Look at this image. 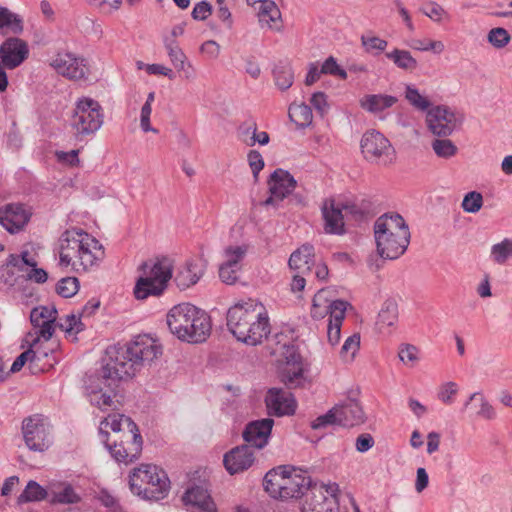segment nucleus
Segmentation results:
<instances>
[{
  "instance_id": "obj_1",
  "label": "nucleus",
  "mask_w": 512,
  "mask_h": 512,
  "mask_svg": "<svg viewBox=\"0 0 512 512\" xmlns=\"http://www.w3.org/2000/svg\"><path fill=\"white\" fill-rule=\"evenodd\" d=\"M161 353V346L148 335H138L125 345L107 348L99 374L85 382L90 403L103 411L113 407L118 383L135 376Z\"/></svg>"
},
{
  "instance_id": "obj_2",
  "label": "nucleus",
  "mask_w": 512,
  "mask_h": 512,
  "mask_svg": "<svg viewBox=\"0 0 512 512\" xmlns=\"http://www.w3.org/2000/svg\"><path fill=\"white\" fill-rule=\"evenodd\" d=\"M227 327L238 341L251 346L261 344L270 333L266 308L255 299L240 301L230 307Z\"/></svg>"
},
{
  "instance_id": "obj_3",
  "label": "nucleus",
  "mask_w": 512,
  "mask_h": 512,
  "mask_svg": "<svg viewBox=\"0 0 512 512\" xmlns=\"http://www.w3.org/2000/svg\"><path fill=\"white\" fill-rule=\"evenodd\" d=\"M104 256L100 242L81 229H69L59 239V265L87 271Z\"/></svg>"
},
{
  "instance_id": "obj_4",
  "label": "nucleus",
  "mask_w": 512,
  "mask_h": 512,
  "mask_svg": "<svg viewBox=\"0 0 512 512\" xmlns=\"http://www.w3.org/2000/svg\"><path fill=\"white\" fill-rule=\"evenodd\" d=\"M170 332L179 340L188 343H202L211 334L210 316L190 303L175 305L167 314Z\"/></svg>"
},
{
  "instance_id": "obj_5",
  "label": "nucleus",
  "mask_w": 512,
  "mask_h": 512,
  "mask_svg": "<svg viewBox=\"0 0 512 512\" xmlns=\"http://www.w3.org/2000/svg\"><path fill=\"white\" fill-rule=\"evenodd\" d=\"M374 237L378 255L383 259L394 260L407 250L410 231L400 214H385L374 223Z\"/></svg>"
},
{
  "instance_id": "obj_6",
  "label": "nucleus",
  "mask_w": 512,
  "mask_h": 512,
  "mask_svg": "<svg viewBox=\"0 0 512 512\" xmlns=\"http://www.w3.org/2000/svg\"><path fill=\"white\" fill-rule=\"evenodd\" d=\"M311 478L296 473L292 466L284 465L268 471L263 480L265 491L275 499L287 500L303 497L311 485Z\"/></svg>"
},
{
  "instance_id": "obj_7",
  "label": "nucleus",
  "mask_w": 512,
  "mask_h": 512,
  "mask_svg": "<svg viewBox=\"0 0 512 512\" xmlns=\"http://www.w3.org/2000/svg\"><path fill=\"white\" fill-rule=\"evenodd\" d=\"M129 484L131 491L145 500H162L170 490V480L166 472L151 464L135 468L129 476Z\"/></svg>"
},
{
  "instance_id": "obj_8",
  "label": "nucleus",
  "mask_w": 512,
  "mask_h": 512,
  "mask_svg": "<svg viewBox=\"0 0 512 512\" xmlns=\"http://www.w3.org/2000/svg\"><path fill=\"white\" fill-rule=\"evenodd\" d=\"M139 270L141 275L136 281L134 295L137 299L161 295L172 278L173 266L170 259L164 257L155 262H144Z\"/></svg>"
},
{
  "instance_id": "obj_9",
  "label": "nucleus",
  "mask_w": 512,
  "mask_h": 512,
  "mask_svg": "<svg viewBox=\"0 0 512 512\" xmlns=\"http://www.w3.org/2000/svg\"><path fill=\"white\" fill-rule=\"evenodd\" d=\"M104 121L101 105L92 98H82L76 102L71 119V126L77 140L93 135Z\"/></svg>"
},
{
  "instance_id": "obj_10",
  "label": "nucleus",
  "mask_w": 512,
  "mask_h": 512,
  "mask_svg": "<svg viewBox=\"0 0 512 512\" xmlns=\"http://www.w3.org/2000/svg\"><path fill=\"white\" fill-rule=\"evenodd\" d=\"M339 486L337 483H316L311 481V485L305 491L304 502L301 507L302 512H339L337 493Z\"/></svg>"
},
{
  "instance_id": "obj_11",
  "label": "nucleus",
  "mask_w": 512,
  "mask_h": 512,
  "mask_svg": "<svg viewBox=\"0 0 512 512\" xmlns=\"http://www.w3.org/2000/svg\"><path fill=\"white\" fill-rule=\"evenodd\" d=\"M360 148L364 158L371 163L386 166L395 160L394 147L379 131H366L361 138Z\"/></svg>"
},
{
  "instance_id": "obj_12",
  "label": "nucleus",
  "mask_w": 512,
  "mask_h": 512,
  "mask_svg": "<svg viewBox=\"0 0 512 512\" xmlns=\"http://www.w3.org/2000/svg\"><path fill=\"white\" fill-rule=\"evenodd\" d=\"M22 434L26 446L31 451L43 452L51 443V433L48 423L42 415L35 414L22 421Z\"/></svg>"
},
{
  "instance_id": "obj_13",
  "label": "nucleus",
  "mask_w": 512,
  "mask_h": 512,
  "mask_svg": "<svg viewBox=\"0 0 512 512\" xmlns=\"http://www.w3.org/2000/svg\"><path fill=\"white\" fill-rule=\"evenodd\" d=\"M267 184L270 196L263 202L265 206L278 205L284 198L290 195L297 186L294 177L287 170L281 168L274 170Z\"/></svg>"
},
{
  "instance_id": "obj_14",
  "label": "nucleus",
  "mask_w": 512,
  "mask_h": 512,
  "mask_svg": "<svg viewBox=\"0 0 512 512\" xmlns=\"http://www.w3.org/2000/svg\"><path fill=\"white\" fill-rule=\"evenodd\" d=\"M265 404L268 414L276 417L293 415L297 407L296 400L290 391L275 387L267 391Z\"/></svg>"
},
{
  "instance_id": "obj_15",
  "label": "nucleus",
  "mask_w": 512,
  "mask_h": 512,
  "mask_svg": "<svg viewBox=\"0 0 512 512\" xmlns=\"http://www.w3.org/2000/svg\"><path fill=\"white\" fill-rule=\"evenodd\" d=\"M321 214L325 233L331 235H344L346 233L341 201H336L334 198L324 199L321 204Z\"/></svg>"
},
{
  "instance_id": "obj_16",
  "label": "nucleus",
  "mask_w": 512,
  "mask_h": 512,
  "mask_svg": "<svg viewBox=\"0 0 512 512\" xmlns=\"http://www.w3.org/2000/svg\"><path fill=\"white\" fill-rule=\"evenodd\" d=\"M51 66L59 74L73 80L84 79L88 72L85 59L70 52H59L53 59Z\"/></svg>"
},
{
  "instance_id": "obj_17",
  "label": "nucleus",
  "mask_w": 512,
  "mask_h": 512,
  "mask_svg": "<svg viewBox=\"0 0 512 512\" xmlns=\"http://www.w3.org/2000/svg\"><path fill=\"white\" fill-rule=\"evenodd\" d=\"M426 121L429 130L437 136H448L457 127L455 113L446 106H436L428 110Z\"/></svg>"
},
{
  "instance_id": "obj_18",
  "label": "nucleus",
  "mask_w": 512,
  "mask_h": 512,
  "mask_svg": "<svg viewBox=\"0 0 512 512\" xmlns=\"http://www.w3.org/2000/svg\"><path fill=\"white\" fill-rule=\"evenodd\" d=\"M28 54V45L20 38H8L0 46V60L7 69H15L20 66Z\"/></svg>"
},
{
  "instance_id": "obj_19",
  "label": "nucleus",
  "mask_w": 512,
  "mask_h": 512,
  "mask_svg": "<svg viewBox=\"0 0 512 512\" xmlns=\"http://www.w3.org/2000/svg\"><path fill=\"white\" fill-rule=\"evenodd\" d=\"M282 355L286 362V367L282 373L283 382L290 388L296 387L303 379L301 355L293 344L284 345Z\"/></svg>"
},
{
  "instance_id": "obj_20",
  "label": "nucleus",
  "mask_w": 512,
  "mask_h": 512,
  "mask_svg": "<svg viewBox=\"0 0 512 512\" xmlns=\"http://www.w3.org/2000/svg\"><path fill=\"white\" fill-rule=\"evenodd\" d=\"M31 213L22 204L0 207V225L11 234L21 231L29 222Z\"/></svg>"
},
{
  "instance_id": "obj_21",
  "label": "nucleus",
  "mask_w": 512,
  "mask_h": 512,
  "mask_svg": "<svg viewBox=\"0 0 512 512\" xmlns=\"http://www.w3.org/2000/svg\"><path fill=\"white\" fill-rule=\"evenodd\" d=\"M57 318V310L55 307L39 306L32 309L30 313V321L35 328H39L38 336L33 340L32 346H36L39 337L49 340L54 333V322Z\"/></svg>"
},
{
  "instance_id": "obj_22",
  "label": "nucleus",
  "mask_w": 512,
  "mask_h": 512,
  "mask_svg": "<svg viewBox=\"0 0 512 512\" xmlns=\"http://www.w3.org/2000/svg\"><path fill=\"white\" fill-rule=\"evenodd\" d=\"M274 421L264 418L248 423L242 433L244 441L251 448L262 449L268 444Z\"/></svg>"
},
{
  "instance_id": "obj_23",
  "label": "nucleus",
  "mask_w": 512,
  "mask_h": 512,
  "mask_svg": "<svg viewBox=\"0 0 512 512\" xmlns=\"http://www.w3.org/2000/svg\"><path fill=\"white\" fill-rule=\"evenodd\" d=\"M182 501L187 511L190 512H216L214 503L209 491L201 485H194L188 488Z\"/></svg>"
},
{
  "instance_id": "obj_24",
  "label": "nucleus",
  "mask_w": 512,
  "mask_h": 512,
  "mask_svg": "<svg viewBox=\"0 0 512 512\" xmlns=\"http://www.w3.org/2000/svg\"><path fill=\"white\" fill-rule=\"evenodd\" d=\"M253 448L249 445H240L224 455L223 463L226 470L231 474H236L247 470L254 462Z\"/></svg>"
},
{
  "instance_id": "obj_25",
  "label": "nucleus",
  "mask_w": 512,
  "mask_h": 512,
  "mask_svg": "<svg viewBox=\"0 0 512 512\" xmlns=\"http://www.w3.org/2000/svg\"><path fill=\"white\" fill-rule=\"evenodd\" d=\"M339 415L338 425L343 427H354L365 422L366 416L360 403L351 398H347L336 405Z\"/></svg>"
},
{
  "instance_id": "obj_26",
  "label": "nucleus",
  "mask_w": 512,
  "mask_h": 512,
  "mask_svg": "<svg viewBox=\"0 0 512 512\" xmlns=\"http://www.w3.org/2000/svg\"><path fill=\"white\" fill-rule=\"evenodd\" d=\"M288 265L290 269L302 274L311 272L312 267L315 265L314 246L309 243L300 246L290 255Z\"/></svg>"
},
{
  "instance_id": "obj_27",
  "label": "nucleus",
  "mask_w": 512,
  "mask_h": 512,
  "mask_svg": "<svg viewBox=\"0 0 512 512\" xmlns=\"http://www.w3.org/2000/svg\"><path fill=\"white\" fill-rule=\"evenodd\" d=\"M204 274V265L198 261L189 260L177 271L174 281L178 288L185 290L195 285Z\"/></svg>"
},
{
  "instance_id": "obj_28",
  "label": "nucleus",
  "mask_w": 512,
  "mask_h": 512,
  "mask_svg": "<svg viewBox=\"0 0 512 512\" xmlns=\"http://www.w3.org/2000/svg\"><path fill=\"white\" fill-rule=\"evenodd\" d=\"M109 450L111 456L118 462L129 463L136 460L142 450V437L140 433L132 435L131 447L126 449L122 443L110 445L108 442L104 444Z\"/></svg>"
},
{
  "instance_id": "obj_29",
  "label": "nucleus",
  "mask_w": 512,
  "mask_h": 512,
  "mask_svg": "<svg viewBox=\"0 0 512 512\" xmlns=\"http://www.w3.org/2000/svg\"><path fill=\"white\" fill-rule=\"evenodd\" d=\"M398 102V98L387 94H367L360 101V107L374 115H378Z\"/></svg>"
},
{
  "instance_id": "obj_30",
  "label": "nucleus",
  "mask_w": 512,
  "mask_h": 512,
  "mask_svg": "<svg viewBox=\"0 0 512 512\" xmlns=\"http://www.w3.org/2000/svg\"><path fill=\"white\" fill-rule=\"evenodd\" d=\"M398 322V305L394 299H387L377 317L376 327L382 334H390L391 328Z\"/></svg>"
},
{
  "instance_id": "obj_31",
  "label": "nucleus",
  "mask_w": 512,
  "mask_h": 512,
  "mask_svg": "<svg viewBox=\"0 0 512 512\" xmlns=\"http://www.w3.org/2000/svg\"><path fill=\"white\" fill-rule=\"evenodd\" d=\"M258 8V18L261 26L279 31L282 27L281 12L272 0H263Z\"/></svg>"
},
{
  "instance_id": "obj_32",
  "label": "nucleus",
  "mask_w": 512,
  "mask_h": 512,
  "mask_svg": "<svg viewBox=\"0 0 512 512\" xmlns=\"http://www.w3.org/2000/svg\"><path fill=\"white\" fill-rule=\"evenodd\" d=\"M122 422L127 424L129 431L134 435V433H140L137 425L129 418L124 415H109L100 423L99 427V437L100 441L103 444H107L108 441V432L106 429L109 427L114 432H119L121 430Z\"/></svg>"
},
{
  "instance_id": "obj_33",
  "label": "nucleus",
  "mask_w": 512,
  "mask_h": 512,
  "mask_svg": "<svg viewBox=\"0 0 512 512\" xmlns=\"http://www.w3.org/2000/svg\"><path fill=\"white\" fill-rule=\"evenodd\" d=\"M165 48L168 52V56L170 58L173 66L178 70L182 71L185 74L186 78H190L193 76V69L189 62H187V57L179 47L177 41L175 39H165Z\"/></svg>"
},
{
  "instance_id": "obj_34",
  "label": "nucleus",
  "mask_w": 512,
  "mask_h": 512,
  "mask_svg": "<svg viewBox=\"0 0 512 512\" xmlns=\"http://www.w3.org/2000/svg\"><path fill=\"white\" fill-rule=\"evenodd\" d=\"M385 56L399 69L412 72L418 67L417 60L408 50L394 48L392 51L386 52Z\"/></svg>"
},
{
  "instance_id": "obj_35",
  "label": "nucleus",
  "mask_w": 512,
  "mask_h": 512,
  "mask_svg": "<svg viewBox=\"0 0 512 512\" xmlns=\"http://www.w3.org/2000/svg\"><path fill=\"white\" fill-rule=\"evenodd\" d=\"M50 492L42 487L38 482L30 480L25 489L17 498L18 504L42 501L49 497Z\"/></svg>"
},
{
  "instance_id": "obj_36",
  "label": "nucleus",
  "mask_w": 512,
  "mask_h": 512,
  "mask_svg": "<svg viewBox=\"0 0 512 512\" xmlns=\"http://www.w3.org/2000/svg\"><path fill=\"white\" fill-rule=\"evenodd\" d=\"M288 114L291 121H293L300 128L308 127L313 120L312 109L305 103L291 104L289 106Z\"/></svg>"
},
{
  "instance_id": "obj_37",
  "label": "nucleus",
  "mask_w": 512,
  "mask_h": 512,
  "mask_svg": "<svg viewBox=\"0 0 512 512\" xmlns=\"http://www.w3.org/2000/svg\"><path fill=\"white\" fill-rule=\"evenodd\" d=\"M248 251L246 245H229L224 248L223 256L225 261L223 265L230 267L242 268V261L244 260Z\"/></svg>"
},
{
  "instance_id": "obj_38",
  "label": "nucleus",
  "mask_w": 512,
  "mask_h": 512,
  "mask_svg": "<svg viewBox=\"0 0 512 512\" xmlns=\"http://www.w3.org/2000/svg\"><path fill=\"white\" fill-rule=\"evenodd\" d=\"M49 497L52 504H74L80 501L79 495L69 484H65L59 490H51Z\"/></svg>"
},
{
  "instance_id": "obj_39",
  "label": "nucleus",
  "mask_w": 512,
  "mask_h": 512,
  "mask_svg": "<svg viewBox=\"0 0 512 512\" xmlns=\"http://www.w3.org/2000/svg\"><path fill=\"white\" fill-rule=\"evenodd\" d=\"M4 30L19 34L23 30V25L18 15L0 6V31Z\"/></svg>"
},
{
  "instance_id": "obj_40",
  "label": "nucleus",
  "mask_w": 512,
  "mask_h": 512,
  "mask_svg": "<svg viewBox=\"0 0 512 512\" xmlns=\"http://www.w3.org/2000/svg\"><path fill=\"white\" fill-rule=\"evenodd\" d=\"M491 258L499 264H505L512 258V239L504 238L501 242L494 244L491 247Z\"/></svg>"
},
{
  "instance_id": "obj_41",
  "label": "nucleus",
  "mask_w": 512,
  "mask_h": 512,
  "mask_svg": "<svg viewBox=\"0 0 512 512\" xmlns=\"http://www.w3.org/2000/svg\"><path fill=\"white\" fill-rule=\"evenodd\" d=\"M273 76L276 86L280 90L289 89L294 82V73L290 65H277L273 70Z\"/></svg>"
},
{
  "instance_id": "obj_42",
  "label": "nucleus",
  "mask_w": 512,
  "mask_h": 512,
  "mask_svg": "<svg viewBox=\"0 0 512 512\" xmlns=\"http://www.w3.org/2000/svg\"><path fill=\"white\" fill-rule=\"evenodd\" d=\"M472 401H479L480 408L476 412L477 416L486 420H493L496 418V411L494 407L486 400V398L480 393L475 392L470 395L466 401L464 408H467Z\"/></svg>"
},
{
  "instance_id": "obj_43",
  "label": "nucleus",
  "mask_w": 512,
  "mask_h": 512,
  "mask_svg": "<svg viewBox=\"0 0 512 512\" xmlns=\"http://www.w3.org/2000/svg\"><path fill=\"white\" fill-rule=\"evenodd\" d=\"M34 346L31 345V348L22 352L13 362L10 372L15 373L22 369L27 361H40L43 357L47 356V352L40 349H33Z\"/></svg>"
},
{
  "instance_id": "obj_44",
  "label": "nucleus",
  "mask_w": 512,
  "mask_h": 512,
  "mask_svg": "<svg viewBox=\"0 0 512 512\" xmlns=\"http://www.w3.org/2000/svg\"><path fill=\"white\" fill-rule=\"evenodd\" d=\"M405 99L416 109L420 111L427 110L431 103L430 101L420 94L419 90L413 85L408 84L405 87Z\"/></svg>"
},
{
  "instance_id": "obj_45",
  "label": "nucleus",
  "mask_w": 512,
  "mask_h": 512,
  "mask_svg": "<svg viewBox=\"0 0 512 512\" xmlns=\"http://www.w3.org/2000/svg\"><path fill=\"white\" fill-rule=\"evenodd\" d=\"M78 289L79 281L76 277H64L56 285V292L64 298L74 296Z\"/></svg>"
},
{
  "instance_id": "obj_46",
  "label": "nucleus",
  "mask_w": 512,
  "mask_h": 512,
  "mask_svg": "<svg viewBox=\"0 0 512 512\" xmlns=\"http://www.w3.org/2000/svg\"><path fill=\"white\" fill-rule=\"evenodd\" d=\"M432 149L441 158L453 157L458 150L456 145L449 139H435L432 142Z\"/></svg>"
},
{
  "instance_id": "obj_47",
  "label": "nucleus",
  "mask_w": 512,
  "mask_h": 512,
  "mask_svg": "<svg viewBox=\"0 0 512 512\" xmlns=\"http://www.w3.org/2000/svg\"><path fill=\"white\" fill-rule=\"evenodd\" d=\"M510 39L508 31L502 27L491 29L487 35L488 42L497 49L507 46Z\"/></svg>"
},
{
  "instance_id": "obj_48",
  "label": "nucleus",
  "mask_w": 512,
  "mask_h": 512,
  "mask_svg": "<svg viewBox=\"0 0 512 512\" xmlns=\"http://www.w3.org/2000/svg\"><path fill=\"white\" fill-rule=\"evenodd\" d=\"M483 205V196L477 191L468 192L462 201V209L468 213L478 212Z\"/></svg>"
},
{
  "instance_id": "obj_49",
  "label": "nucleus",
  "mask_w": 512,
  "mask_h": 512,
  "mask_svg": "<svg viewBox=\"0 0 512 512\" xmlns=\"http://www.w3.org/2000/svg\"><path fill=\"white\" fill-rule=\"evenodd\" d=\"M348 305L349 303L343 300L332 301L328 308V314L330 315L329 323L342 325Z\"/></svg>"
},
{
  "instance_id": "obj_50",
  "label": "nucleus",
  "mask_w": 512,
  "mask_h": 512,
  "mask_svg": "<svg viewBox=\"0 0 512 512\" xmlns=\"http://www.w3.org/2000/svg\"><path fill=\"white\" fill-rule=\"evenodd\" d=\"M320 73L338 76L341 79L347 78V72L341 68L333 56L328 57L321 65Z\"/></svg>"
},
{
  "instance_id": "obj_51",
  "label": "nucleus",
  "mask_w": 512,
  "mask_h": 512,
  "mask_svg": "<svg viewBox=\"0 0 512 512\" xmlns=\"http://www.w3.org/2000/svg\"><path fill=\"white\" fill-rule=\"evenodd\" d=\"M339 415L337 413L336 406L330 409L326 414L317 417L312 422V428L317 430L324 428L328 425L337 424L338 425Z\"/></svg>"
},
{
  "instance_id": "obj_52",
  "label": "nucleus",
  "mask_w": 512,
  "mask_h": 512,
  "mask_svg": "<svg viewBox=\"0 0 512 512\" xmlns=\"http://www.w3.org/2000/svg\"><path fill=\"white\" fill-rule=\"evenodd\" d=\"M81 313L77 316L74 314L67 315L64 322H60L58 324L59 328L66 331V332H72L75 331L76 333L81 332L84 329V325L81 322Z\"/></svg>"
},
{
  "instance_id": "obj_53",
  "label": "nucleus",
  "mask_w": 512,
  "mask_h": 512,
  "mask_svg": "<svg viewBox=\"0 0 512 512\" xmlns=\"http://www.w3.org/2000/svg\"><path fill=\"white\" fill-rule=\"evenodd\" d=\"M360 345V336L358 334H354L349 336L341 348V356L344 358L349 357L350 359H353L356 352L359 349Z\"/></svg>"
},
{
  "instance_id": "obj_54",
  "label": "nucleus",
  "mask_w": 512,
  "mask_h": 512,
  "mask_svg": "<svg viewBox=\"0 0 512 512\" xmlns=\"http://www.w3.org/2000/svg\"><path fill=\"white\" fill-rule=\"evenodd\" d=\"M247 160L251 168L255 181L258 180L260 171L264 168V160L261 153L257 150H250L247 155Z\"/></svg>"
},
{
  "instance_id": "obj_55",
  "label": "nucleus",
  "mask_w": 512,
  "mask_h": 512,
  "mask_svg": "<svg viewBox=\"0 0 512 512\" xmlns=\"http://www.w3.org/2000/svg\"><path fill=\"white\" fill-rule=\"evenodd\" d=\"M418 353L419 350L416 346L412 344H402L399 348L398 356L403 363L414 364L418 361Z\"/></svg>"
},
{
  "instance_id": "obj_56",
  "label": "nucleus",
  "mask_w": 512,
  "mask_h": 512,
  "mask_svg": "<svg viewBox=\"0 0 512 512\" xmlns=\"http://www.w3.org/2000/svg\"><path fill=\"white\" fill-rule=\"evenodd\" d=\"M240 271H241V268L230 267V266L221 264L219 267V277L223 283L232 285L237 282V280L239 278Z\"/></svg>"
},
{
  "instance_id": "obj_57",
  "label": "nucleus",
  "mask_w": 512,
  "mask_h": 512,
  "mask_svg": "<svg viewBox=\"0 0 512 512\" xmlns=\"http://www.w3.org/2000/svg\"><path fill=\"white\" fill-rule=\"evenodd\" d=\"M420 11L435 22H440L443 16L446 15V11L443 7L436 2L427 3Z\"/></svg>"
},
{
  "instance_id": "obj_58",
  "label": "nucleus",
  "mask_w": 512,
  "mask_h": 512,
  "mask_svg": "<svg viewBox=\"0 0 512 512\" xmlns=\"http://www.w3.org/2000/svg\"><path fill=\"white\" fill-rule=\"evenodd\" d=\"M310 102L316 112L320 114V116H324L327 113L329 105L327 103V96L325 93L315 92L312 94Z\"/></svg>"
},
{
  "instance_id": "obj_59",
  "label": "nucleus",
  "mask_w": 512,
  "mask_h": 512,
  "mask_svg": "<svg viewBox=\"0 0 512 512\" xmlns=\"http://www.w3.org/2000/svg\"><path fill=\"white\" fill-rule=\"evenodd\" d=\"M212 12V6L207 1H200L195 4L191 16L194 20L203 21L206 20Z\"/></svg>"
},
{
  "instance_id": "obj_60",
  "label": "nucleus",
  "mask_w": 512,
  "mask_h": 512,
  "mask_svg": "<svg viewBox=\"0 0 512 512\" xmlns=\"http://www.w3.org/2000/svg\"><path fill=\"white\" fill-rule=\"evenodd\" d=\"M457 384L454 382L445 383L439 393L438 398L445 404H451L453 402V396L457 393Z\"/></svg>"
},
{
  "instance_id": "obj_61",
  "label": "nucleus",
  "mask_w": 512,
  "mask_h": 512,
  "mask_svg": "<svg viewBox=\"0 0 512 512\" xmlns=\"http://www.w3.org/2000/svg\"><path fill=\"white\" fill-rule=\"evenodd\" d=\"M362 45L366 48L367 51L370 50H379L384 51L388 45V42L384 39H381L379 37H361Z\"/></svg>"
},
{
  "instance_id": "obj_62",
  "label": "nucleus",
  "mask_w": 512,
  "mask_h": 512,
  "mask_svg": "<svg viewBox=\"0 0 512 512\" xmlns=\"http://www.w3.org/2000/svg\"><path fill=\"white\" fill-rule=\"evenodd\" d=\"M151 113L152 107L148 106V104H144L141 108L140 127L144 132L158 133V130L153 128L150 124Z\"/></svg>"
},
{
  "instance_id": "obj_63",
  "label": "nucleus",
  "mask_w": 512,
  "mask_h": 512,
  "mask_svg": "<svg viewBox=\"0 0 512 512\" xmlns=\"http://www.w3.org/2000/svg\"><path fill=\"white\" fill-rule=\"evenodd\" d=\"M374 443V439L370 434L363 433L359 435L356 439V450L360 453L367 452L374 446Z\"/></svg>"
},
{
  "instance_id": "obj_64",
  "label": "nucleus",
  "mask_w": 512,
  "mask_h": 512,
  "mask_svg": "<svg viewBox=\"0 0 512 512\" xmlns=\"http://www.w3.org/2000/svg\"><path fill=\"white\" fill-rule=\"evenodd\" d=\"M269 141V134L265 131L258 132L257 129L249 139H243V142L249 147H253L256 143L260 145H267Z\"/></svg>"
}]
</instances>
